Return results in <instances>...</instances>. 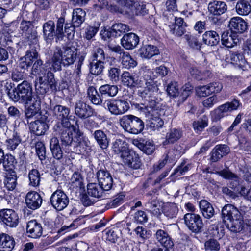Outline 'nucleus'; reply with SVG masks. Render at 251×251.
Returning <instances> with one entry per match:
<instances>
[{
  "mask_svg": "<svg viewBox=\"0 0 251 251\" xmlns=\"http://www.w3.org/2000/svg\"><path fill=\"white\" fill-rule=\"evenodd\" d=\"M78 45L73 42L62 49L56 47L51 59V67L55 72L61 71L62 65L68 67L73 64L77 55Z\"/></svg>",
  "mask_w": 251,
  "mask_h": 251,
  "instance_id": "nucleus-1",
  "label": "nucleus"
},
{
  "mask_svg": "<svg viewBox=\"0 0 251 251\" xmlns=\"http://www.w3.org/2000/svg\"><path fill=\"white\" fill-rule=\"evenodd\" d=\"M9 99L14 102L30 103L35 99L39 98L37 96L33 95L32 85L26 80H24L13 89L7 92Z\"/></svg>",
  "mask_w": 251,
  "mask_h": 251,
  "instance_id": "nucleus-2",
  "label": "nucleus"
},
{
  "mask_svg": "<svg viewBox=\"0 0 251 251\" xmlns=\"http://www.w3.org/2000/svg\"><path fill=\"white\" fill-rule=\"evenodd\" d=\"M64 125L56 123L54 126L53 129L60 135V139L62 145L63 146H70L74 140V134L75 137H80L82 133L78 128L74 126L71 125L70 123H64Z\"/></svg>",
  "mask_w": 251,
  "mask_h": 251,
  "instance_id": "nucleus-3",
  "label": "nucleus"
},
{
  "mask_svg": "<svg viewBox=\"0 0 251 251\" xmlns=\"http://www.w3.org/2000/svg\"><path fill=\"white\" fill-rule=\"evenodd\" d=\"M119 122L125 131L132 134L141 133L144 128V123L142 120L132 115L123 116L120 119Z\"/></svg>",
  "mask_w": 251,
  "mask_h": 251,
  "instance_id": "nucleus-4",
  "label": "nucleus"
},
{
  "mask_svg": "<svg viewBox=\"0 0 251 251\" xmlns=\"http://www.w3.org/2000/svg\"><path fill=\"white\" fill-rule=\"evenodd\" d=\"M103 106L112 115L116 116L123 114L129 109V104L127 101L118 99L105 100Z\"/></svg>",
  "mask_w": 251,
  "mask_h": 251,
  "instance_id": "nucleus-5",
  "label": "nucleus"
},
{
  "mask_svg": "<svg viewBox=\"0 0 251 251\" xmlns=\"http://www.w3.org/2000/svg\"><path fill=\"white\" fill-rule=\"evenodd\" d=\"M184 223L190 230L198 233L201 232L204 226L201 217L194 213H186L184 216Z\"/></svg>",
  "mask_w": 251,
  "mask_h": 251,
  "instance_id": "nucleus-6",
  "label": "nucleus"
},
{
  "mask_svg": "<svg viewBox=\"0 0 251 251\" xmlns=\"http://www.w3.org/2000/svg\"><path fill=\"white\" fill-rule=\"evenodd\" d=\"M69 200L67 195L61 190H57L51 195L50 202L57 211H61L68 205Z\"/></svg>",
  "mask_w": 251,
  "mask_h": 251,
  "instance_id": "nucleus-7",
  "label": "nucleus"
},
{
  "mask_svg": "<svg viewBox=\"0 0 251 251\" xmlns=\"http://www.w3.org/2000/svg\"><path fill=\"white\" fill-rule=\"evenodd\" d=\"M0 219L5 225L11 227H16L18 224V216L15 211L11 209L0 210Z\"/></svg>",
  "mask_w": 251,
  "mask_h": 251,
  "instance_id": "nucleus-8",
  "label": "nucleus"
},
{
  "mask_svg": "<svg viewBox=\"0 0 251 251\" xmlns=\"http://www.w3.org/2000/svg\"><path fill=\"white\" fill-rule=\"evenodd\" d=\"M243 217L239 210L231 204H226L222 209L221 218L224 222L226 219L229 222Z\"/></svg>",
  "mask_w": 251,
  "mask_h": 251,
  "instance_id": "nucleus-9",
  "label": "nucleus"
},
{
  "mask_svg": "<svg viewBox=\"0 0 251 251\" xmlns=\"http://www.w3.org/2000/svg\"><path fill=\"white\" fill-rule=\"evenodd\" d=\"M94 110L81 100H78L75 105V113L79 118L85 119L93 115Z\"/></svg>",
  "mask_w": 251,
  "mask_h": 251,
  "instance_id": "nucleus-10",
  "label": "nucleus"
},
{
  "mask_svg": "<svg viewBox=\"0 0 251 251\" xmlns=\"http://www.w3.org/2000/svg\"><path fill=\"white\" fill-rule=\"evenodd\" d=\"M50 109L53 117L61 120V122H58L60 124L64 125V123H70L68 120V116L70 113V109L66 106L61 105H51Z\"/></svg>",
  "mask_w": 251,
  "mask_h": 251,
  "instance_id": "nucleus-11",
  "label": "nucleus"
},
{
  "mask_svg": "<svg viewBox=\"0 0 251 251\" xmlns=\"http://www.w3.org/2000/svg\"><path fill=\"white\" fill-rule=\"evenodd\" d=\"M240 103L237 100H233L231 102H226V103L220 106L218 109L214 112L213 118L215 120L217 121L224 117V113L227 112H230L232 110H236L239 106Z\"/></svg>",
  "mask_w": 251,
  "mask_h": 251,
  "instance_id": "nucleus-12",
  "label": "nucleus"
},
{
  "mask_svg": "<svg viewBox=\"0 0 251 251\" xmlns=\"http://www.w3.org/2000/svg\"><path fill=\"white\" fill-rule=\"evenodd\" d=\"M169 17L175 21V24L169 25L170 32L176 36H181L186 32V23L182 18L174 17L172 14H169Z\"/></svg>",
  "mask_w": 251,
  "mask_h": 251,
  "instance_id": "nucleus-13",
  "label": "nucleus"
},
{
  "mask_svg": "<svg viewBox=\"0 0 251 251\" xmlns=\"http://www.w3.org/2000/svg\"><path fill=\"white\" fill-rule=\"evenodd\" d=\"M99 184L105 190L111 189L113 185V179L110 173L104 170H100L97 173Z\"/></svg>",
  "mask_w": 251,
  "mask_h": 251,
  "instance_id": "nucleus-14",
  "label": "nucleus"
},
{
  "mask_svg": "<svg viewBox=\"0 0 251 251\" xmlns=\"http://www.w3.org/2000/svg\"><path fill=\"white\" fill-rule=\"evenodd\" d=\"M112 151L123 159L130 153L128 144L124 139H116L112 143Z\"/></svg>",
  "mask_w": 251,
  "mask_h": 251,
  "instance_id": "nucleus-15",
  "label": "nucleus"
},
{
  "mask_svg": "<svg viewBox=\"0 0 251 251\" xmlns=\"http://www.w3.org/2000/svg\"><path fill=\"white\" fill-rule=\"evenodd\" d=\"M145 85L144 88L140 87L138 90V95L143 98L146 99L149 97H152L154 93H157L158 91L157 85L151 78L146 81Z\"/></svg>",
  "mask_w": 251,
  "mask_h": 251,
  "instance_id": "nucleus-16",
  "label": "nucleus"
},
{
  "mask_svg": "<svg viewBox=\"0 0 251 251\" xmlns=\"http://www.w3.org/2000/svg\"><path fill=\"white\" fill-rule=\"evenodd\" d=\"M41 195L36 191L29 192L25 197V203L27 206L32 210L39 208L42 203Z\"/></svg>",
  "mask_w": 251,
  "mask_h": 251,
  "instance_id": "nucleus-17",
  "label": "nucleus"
},
{
  "mask_svg": "<svg viewBox=\"0 0 251 251\" xmlns=\"http://www.w3.org/2000/svg\"><path fill=\"white\" fill-rule=\"evenodd\" d=\"M227 9V5L222 1L213 0L208 4V12L213 16H220L225 13Z\"/></svg>",
  "mask_w": 251,
  "mask_h": 251,
  "instance_id": "nucleus-18",
  "label": "nucleus"
},
{
  "mask_svg": "<svg viewBox=\"0 0 251 251\" xmlns=\"http://www.w3.org/2000/svg\"><path fill=\"white\" fill-rule=\"evenodd\" d=\"M155 240L164 248H171L174 242L168 232L164 230L158 229L154 235Z\"/></svg>",
  "mask_w": 251,
  "mask_h": 251,
  "instance_id": "nucleus-19",
  "label": "nucleus"
},
{
  "mask_svg": "<svg viewBox=\"0 0 251 251\" xmlns=\"http://www.w3.org/2000/svg\"><path fill=\"white\" fill-rule=\"evenodd\" d=\"M26 231L29 237L38 238L42 235L43 228L41 224L36 220H31L27 224Z\"/></svg>",
  "mask_w": 251,
  "mask_h": 251,
  "instance_id": "nucleus-20",
  "label": "nucleus"
},
{
  "mask_svg": "<svg viewBox=\"0 0 251 251\" xmlns=\"http://www.w3.org/2000/svg\"><path fill=\"white\" fill-rule=\"evenodd\" d=\"M121 44L127 50H132L135 48L139 41V37L134 33L125 34L121 39Z\"/></svg>",
  "mask_w": 251,
  "mask_h": 251,
  "instance_id": "nucleus-21",
  "label": "nucleus"
},
{
  "mask_svg": "<svg viewBox=\"0 0 251 251\" xmlns=\"http://www.w3.org/2000/svg\"><path fill=\"white\" fill-rule=\"evenodd\" d=\"M229 26L231 30L235 33H242L247 29L246 22L239 17L231 18L229 22Z\"/></svg>",
  "mask_w": 251,
  "mask_h": 251,
  "instance_id": "nucleus-22",
  "label": "nucleus"
},
{
  "mask_svg": "<svg viewBox=\"0 0 251 251\" xmlns=\"http://www.w3.org/2000/svg\"><path fill=\"white\" fill-rule=\"evenodd\" d=\"M15 244L12 236L3 233L0 234V251H12Z\"/></svg>",
  "mask_w": 251,
  "mask_h": 251,
  "instance_id": "nucleus-23",
  "label": "nucleus"
},
{
  "mask_svg": "<svg viewBox=\"0 0 251 251\" xmlns=\"http://www.w3.org/2000/svg\"><path fill=\"white\" fill-rule=\"evenodd\" d=\"M229 152V147L226 145H218L211 152L210 160L216 162Z\"/></svg>",
  "mask_w": 251,
  "mask_h": 251,
  "instance_id": "nucleus-24",
  "label": "nucleus"
},
{
  "mask_svg": "<svg viewBox=\"0 0 251 251\" xmlns=\"http://www.w3.org/2000/svg\"><path fill=\"white\" fill-rule=\"evenodd\" d=\"M43 38L47 43L51 42L55 34V24L52 20H49L43 25Z\"/></svg>",
  "mask_w": 251,
  "mask_h": 251,
  "instance_id": "nucleus-25",
  "label": "nucleus"
},
{
  "mask_svg": "<svg viewBox=\"0 0 251 251\" xmlns=\"http://www.w3.org/2000/svg\"><path fill=\"white\" fill-rule=\"evenodd\" d=\"M129 27L128 25L121 23H117L112 25L109 30L107 31V35L110 37H116L120 36L126 31H129Z\"/></svg>",
  "mask_w": 251,
  "mask_h": 251,
  "instance_id": "nucleus-26",
  "label": "nucleus"
},
{
  "mask_svg": "<svg viewBox=\"0 0 251 251\" xmlns=\"http://www.w3.org/2000/svg\"><path fill=\"white\" fill-rule=\"evenodd\" d=\"M216 174L225 179L233 180V182L231 183L230 185H232V189L234 191L236 190V187L239 185V178L236 174L231 172L228 168L217 172Z\"/></svg>",
  "mask_w": 251,
  "mask_h": 251,
  "instance_id": "nucleus-27",
  "label": "nucleus"
},
{
  "mask_svg": "<svg viewBox=\"0 0 251 251\" xmlns=\"http://www.w3.org/2000/svg\"><path fill=\"white\" fill-rule=\"evenodd\" d=\"M222 44L227 48H232L236 45L239 42L237 35L235 33H231L228 31H224L221 36Z\"/></svg>",
  "mask_w": 251,
  "mask_h": 251,
  "instance_id": "nucleus-28",
  "label": "nucleus"
},
{
  "mask_svg": "<svg viewBox=\"0 0 251 251\" xmlns=\"http://www.w3.org/2000/svg\"><path fill=\"white\" fill-rule=\"evenodd\" d=\"M227 227L231 232L234 233L245 232L243 216L230 221L227 225Z\"/></svg>",
  "mask_w": 251,
  "mask_h": 251,
  "instance_id": "nucleus-29",
  "label": "nucleus"
},
{
  "mask_svg": "<svg viewBox=\"0 0 251 251\" xmlns=\"http://www.w3.org/2000/svg\"><path fill=\"white\" fill-rule=\"evenodd\" d=\"M24 103L30 105L25 110V116L26 119H32L38 113L40 106V100L39 98L34 99V100L31 101L30 103Z\"/></svg>",
  "mask_w": 251,
  "mask_h": 251,
  "instance_id": "nucleus-30",
  "label": "nucleus"
},
{
  "mask_svg": "<svg viewBox=\"0 0 251 251\" xmlns=\"http://www.w3.org/2000/svg\"><path fill=\"white\" fill-rule=\"evenodd\" d=\"M38 75V79L37 80L38 81L49 83L51 89L56 87V81L54 74L51 71H47V70H42Z\"/></svg>",
  "mask_w": 251,
  "mask_h": 251,
  "instance_id": "nucleus-31",
  "label": "nucleus"
},
{
  "mask_svg": "<svg viewBox=\"0 0 251 251\" xmlns=\"http://www.w3.org/2000/svg\"><path fill=\"white\" fill-rule=\"evenodd\" d=\"M140 109L141 110H146L148 112H150L152 110H157L161 106L158 100L155 97H149L142 103Z\"/></svg>",
  "mask_w": 251,
  "mask_h": 251,
  "instance_id": "nucleus-32",
  "label": "nucleus"
},
{
  "mask_svg": "<svg viewBox=\"0 0 251 251\" xmlns=\"http://www.w3.org/2000/svg\"><path fill=\"white\" fill-rule=\"evenodd\" d=\"M199 207L204 218L209 219L214 216V209L212 205L207 201L201 200L199 202Z\"/></svg>",
  "mask_w": 251,
  "mask_h": 251,
  "instance_id": "nucleus-33",
  "label": "nucleus"
},
{
  "mask_svg": "<svg viewBox=\"0 0 251 251\" xmlns=\"http://www.w3.org/2000/svg\"><path fill=\"white\" fill-rule=\"evenodd\" d=\"M139 52L142 57L147 59H150L159 53V50L157 47L151 45H146L142 46L139 49Z\"/></svg>",
  "mask_w": 251,
  "mask_h": 251,
  "instance_id": "nucleus-34",
  "label": "nucleus"
},
{
  "mask_svg": "<svg viewBox=\"0 0 251 251\" xmlns=\"http://www.w3.org/2000/svg\"><path fill=\"white\" fill-rule=\"evenodd\" d=\"M203 43L210 46L217 45L220 41V37L215 31L210 30L205 32L202 35Z\"/></svg>",
  "mask_w": 251,
  "mask_h": 251,
  "instance_id": "nucleus-35",
  "label": "nucleus"
},
{
  "mask_svg": "<svg viewBox=\"0 0 251 251\" xmlns=\"http://www.w3.org/2000/svg\"><path fill=\"white\" fill-rule=\"evenodd\" d=\"M230 58L232 63L237 65L243 70H246L248 67H249L247 59L242 54L232 52L230 53Z\"/></svg>",
  "mask_w": 251,
  "mask_h": 251,
  "instance_id": "nucleus-36",
  "label": "nucleus"
},
{
  "mask_svg": "<svg viewBox=\"0 0 251 251\" xmlns=\"http://www.w3.org/2000/svg\"><path fill=\"white\" fill-rule=\"evenodd\" d=\"M29 128L34 134L40 136L45 133L48 128V126L46 123L37 120L30 123Z\"/></svg>",
  "mask_w": 251,
  "mask_h": 251,
  "instance_id": "nucleus-37",
  "label": "nucleus"
},
{
  "mask_svg": "<svg viewBox=\"0 0 251 251\" xmlns=\"http://www.w3.org/2000/svg\"><path fill=\"white\" fill-rule=\"evenodd\" d=\"M50 147L53 157L57 160L62 158L63 151L60 147L57 138L52 137L50 143Z\"/></svg>",
  "mask_w": 251,
  "mask_h": 251,
  "instance_id": "nucleus-38",
  "label": "nucleus"
},
{
  "mask_svg": "<svg viewBox=\"0 0 251 251\" xmlns=\"http://www.w3.org/2000/svg\"><path fill=\"white\" fill-rule=\"evenodd\" d=\"M87 188V192L89 196L97 199L100 198L105 191L99 183H89Z\"/></svg>",
  "mask_w": 251,
  "mask_h": 251,
  "instance_id": "nucleus-39",
  "label": "nucleus"
},
{
  "mask_svg": "<svg viewBox=\"0 0 251 251\" xmlns=\"http://www.w3.org/2000/svg\"><path fill=\"white\" fill-rule=\"evenodd\" d=\"M99 146L102 149H106L109 145V139L106 134L101 130H96L93 134Z\"/></svg>",
  "mask_w": 251,
  "mask_h": 251,
  "instance_id": "nucleus-40",
  "label": "nucleus"
},
{
  "mask_svg": "<svg viewBox=\"0 0 251 251\" xmlns=\"http://www.w3.org/2000/svg\"><path fill=\"white\" fill-rule=\"evenodd\" d=\"M182 136V132L178 129L173 128L170 129L166 136V140L163 142L165 146L169 144H173L178 141Z\"/></svg>",
  "mask_w": 251,
  "mask_h": 251,
  "instance_id": "nucleus-41",
  "label": "nucleus"
},
{
  "mask_svg": "<svg viewBox=\"0 0 251 251\" xmlns=\"http://www.w3.org/2000/svg\"><path fill=\"white\" fill-rule=\"evenodd\" d=\"M85 12L81 8H76L74 10L72 19L73 26L79 27L85 20Z\"/></svg>",
  "mask_w": 251,
  "mask_h": 251,
  "instance_id": "nucleus-42",
  "label": "nucleus"
},
{
  "mask_svg": "<svg viewBox=\"0 0 251 251\" xmlns=\"http://www.w3.org/2000/svg\"><path fill=\"white\" fill-rule=\"evenodd\" d=\"M121 81L124 86L133 88L138 85L135 76L128 72L125 71L121 75Z\"/></svg>",
  "mask_w": 251,
  "mask_h": 251,
  "instance_id": "nucleus-43",
  "label": "nucleus"
},
{
  "mask_svg": "<svg viewBox=\"0 0 251 251\" xmlns=\"http://www.w3.org/2000/svg\"><path fill=\"white\" fill-rule=\"evenodd\" d=\"M124 162L127 164L130 167L134 169H138L141 166L140 158L135 153H129L127 157L123 159Z\"/></svg>",
  "mask_w": 251,
  "mask_h": 251,
  "instance_id": "nucleus-44",
  "label": "nucleus"
},
{
  "mask_svg": "<svg viewBox=\"0 0 251 251\" xmlns=\"http://www.w3.org/2000/svg\"><path fill=\"white\" fill-rule=\"evenodd\" d=\"M17 175L15 172L6 173L4 180L5 187L9 191L13 190L17 185Z\"/></svg>",
  "mask_w": 251,
  "mask_h": 251,
  "instance_id": "nucleus-45",
  "label": "nucleus"
},
{
  "mask_svg": "<svg viewBox=\"0 0 251 251\" xmlns=\"http://www.w3.org/2000/svg\"><path fill=\"white\" fill-rule=\"evenodd\" d=\"M13 135L18 139H20L21 142L22 141H25L28 138V131L26 125L24 124H22L18 126H15L14 128Z\"/></svg>",
  "mask_w": 251,
  "mask_h": 251,
  "instance_id": "nucleus-46",
  "label": "nucleus"
},
{
  "mask_svg": "<svg viewBox=\"0 0 251 251\" xmlns=\"http://www.w3.org/2000/svg\"><path fill=\"white\" fill-rule=\"evenodd\" d=\"M94 8L97 11H100L102 9L106 8L111 12L120 11V8L116 5L108 4L107 0H97V2L94 5Z\"/></svg>",
  "mask_w": 251,
  "mask_h": 251,
  "instance_id": "nucleus-47",
  "label": "nucleus"
},
{
  "mask_svg": "<svg viewBox=\"0 0 251 251\" xmlns=\"http://www.w3.org/2000/svg\"><path fill=\"white\" fill-rule=\"evenodd\" d=\"M118 91V87L115 85L104 84L99 88V92L101 95H106L109 97L115 96Z\"/></svg>",
  "mask_w": 251,
  "mask_h": 251,
  "instance_id": "nucleus-48",
  "label": "nucleus"
},
{
  "mask_svg": "<svg viewBox=\"0 0 251 251\" xmlns=\"http://www.w3.org/2000/svg\"><path fill=\"white\" fill-rule=\"evenodd\" d=\"M87 95L89 100L94 104L100 105L102 103V100L96 89L94 86H90L88 87Z\"/></svg>",
  "mask_w": 251,
  "mask_h": 251,
  "instance_id": "nucleus-49",
  "label": "nucleus"
},
{
  "mask_svg": "<svg viewBox=\"0 0 251 251\" xmlns=\"http://www.w3.org/2000/svg\"><path fill=\"white\" fill-rule=\"evenodd\" d=\"M236 10L237 13L241 15H247L251 11L250 3L244 0H240L236 5Z\"/></svg>",
  "mask_w": 251,
  "mask_h": 251,
  "instance_id": "nucleus-50",
  "label": "nucleus"
},
{
  "mask_svg": "<svg viewBox=\"0 0 251 251\" xmlns=\"http://www.w3.org/2000/svg\"><path fill=\"white\" fill-rule=\"evenodd\" d=\"M91 58L93 61H104L105 59V54L103 50L99 47H94L91 51Z\"/></svg>",
  "mask_w": 251,
  "mask_h": 251,
  "instance_id": "nucleus-51",
  "label": "nucleus"
},
{
  "mask_svg": "<svg viewBox=\"0 0 251 251\" xmlns=\"http://www.w3.org/2000/svg\"><path fill=\"white\" fill-rule=\"evenodd\" d=\"M122 64L123 67L126 69L133 68L137 65L135 61L127 52H123L122 56Z\"/></svg>",
  "mask_w": 251,
  "mask_h": 251,
  "instance_id": "nucleus-52",
  "label": "nucleus"
},
{
  "mask_svg": "<svg viewBox=\"0 0 251 251\" xmlns=\"http://www.w3.org/2000/svg\"><path fill=\"white\" fill-rule=\"evenodd\" d=\"M178 212V208L174 203L167 204L163 208L164 214L170 218L176 217Z\"/></svg>",
  "mask_w": 251,
  "mask_h": 251,
  "instance_id": "nucleus-53",
  "label": "nucleus"
},
{
  "mask_svg": "<svg viewBox=\"0 0 251 251\" xmlns=\"http://www.w3.org/2000/svg\"><path fill=\"white\" fill-rule=\"evenodd\" d=\"M29 185L36 187L39 185L40 181V174L36 169H32L28 174Z\"/></svg>",
  "mask_w": 251,
  "mask_h": 251,
  "instance_id": "nucleus-54",
  "label": "nucleus"
},
{
  "mask_svg": "<svg viewBox=\"0 0 251 251\" xmlns=\"http://www.w3.org/2000/svg\"><path fill=\"white\" fill-rule=\"evenodd\" d=\"M90 72L94 75H99L101 74L104 68V61H96V62H91L90 64Z\"/></svg>",
  "mask_w": 251,
  "mask_h": 251,
  "instance_id": "nucleus-55",
  "label": "nucleus"
},
{
  "mask_svg": "<svg viewBox=\"0 0 251 251\" xmlns=\"http://www.w3.org/2000/svg\"><path fill=\"white\" fill-rule=\"evenodd\" d=\"M206 251H219L221 246L219 242L214 239H210L204 243Z\"/></svg>",
  "mask_w": 251,
  "mask_h": 251,
  "instance_id": "nucleus-56",
  "label": "nucleus"
},
{
  "mask_svg": "<svg viewBox=\"0 0 251 251\" xmlns=\"http://www.w3.org/2000/svg\"><path fill=\"white\" fill-rule=\"evenodd\" d=\"M121 70L119 68L111 67L108 70V76L109 79L114 83H116L119 80V76Z\"/></svg>",
  "mask_w": 251,
  "mask_h": 251,
  "instance_id": "nucleus-57",
  "label": "nucleus"
},
{
  "mask_svg": "<svg viewBox=\"0 0 251 251\" xmlns=\"http://www.w3.org/2000/svg\"><path fill=\"white\" fill-rule=\"evenodd\" d=\"M145 206L148 211H150L154 215H158L160 213V205L156 201H149L145 204Z\"/></svg>",
  "mask_w": 251,
  "mask_h": 251,
  "instance_id": "nucleus-58",
  "label": "nucleus"
},
{
  "mask_svg": "<svg viewBox=\"0 0 251 251\" xmlns=\"http://www.w3.org/2000/svg\"><path fill=\"white\" fill-rule=\"evenodd\" d=\"M150 127L153 130H158L162 127L164 125V121L158 117H155L151 118L149 123Z\"/></svg>",
  "mask_w": 251,
  "mask_h": 251,
  "instance_id": "nucleus-59",
  "label": "nucleus"
},
{
  "mask_svg": "<svg viewBox=\"0 0 251 251\" xmlns=\"http://www.w3.org/2000/svg\"><path fill=\"white\" fill-rule=\"evenodd\" d=\"M36 91L37 94L40 95L45 94L49 90L50 85L44 82L40 81L37 80L35 85Z\"/></svg>",
  "mask_w": 251,
  "mask_h": 251,
  "instance_id": "nucleus-60",
  "label": "nucleus"
},
{
  "mask_svg": "<svg viewBox=\"0 0 251 251\" xmlns=\"http://www.w3.org/2000/svg\"><path fill=\"white\" fill-rule=\"evenodd\" d=\"M0 45L5 48L13 49V44L11 39V37L9 34H2L0 36Z\"/></svg>",
  "mask_w": 251,
  "mask_h": 251,
  "instance_id": "nucleus-61",
  "label": "nucleus"
},
{
  "mask_svg": "<svg viewBox=\"0 0 251 251\" xmlns=\"http://www.w3.org/2000/svg\"><path fill=\"white\" fill-rule=\"evenodd\" d=\"M25 36L28 40L30 47L31 46L38 47L37 32L36 30L32 29L31 32H29Z\"/></svg>",
  "mask_w": 251,
  "mask_h": 251,
  "instance_id": "nucleus-62",
  "label": "nucleus"
},
{
  "mask_svg": "<svg viewBox=\"0 0 251 251\" xmlns=\"http://www.w3.org/2000/svg\"><path fill=\"white\" fill-rule=\"evenodd\" d=\"M37 47L31 46L29 50L26 51L25 57H28L32 64L34 63L36 60L39 59V55L36 50Z\"/></svg>",
  "mask_w": 251,
  "mask_h": 251,
  "instance_id": "nucleus-63",
  "label": "nucleus"
},
{
  "mask_svg": "<svg viewBox=\"0 0 251 251\" xmlns=\"http://www.w3.org/2000/svg\"><path fill=\"white\" fill-rule=\"evenodd\" d=\"M243 49L248 63L249 64V67L251 68V41H246L244 44Z\"/></svg>",
  "mask_w": 251,
  "mask_h": 251,
  "instance_id": "nucleus-64",
  "label": "nucleus"
}]
</instances>
